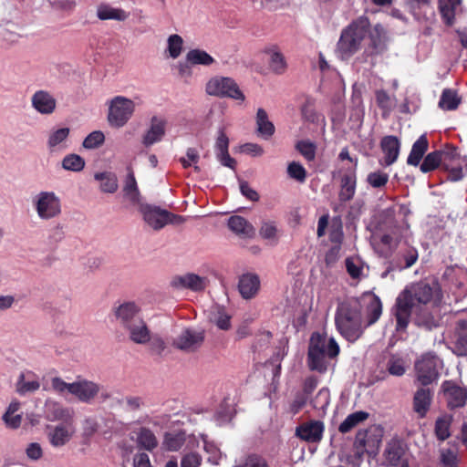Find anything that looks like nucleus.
<instances>
[{
    "label": "nucleus",
    "mask_w": 467,
    "mask_h": 467,
    "mask_svg": "<svg viewBox=\"0 0 467 467\" xmlns=\"http://www.w3.org/2000/svg\"><path fill=\"white\" fill-rule=\"evenodd\" d=\"M382 314L380 298L373 294H364L361 299L350 298L338 304L335 325L339 334L348 342H356L365 329L375 324Z\"/></svg>",
    "instance_id": "obj_1"
},
{
    "label": "nucleus",
    "mask_w": 467,
    "mask_h": 467,
    "mask_svg": "<svg viewBox=\"0 0 467 467\" xmlns=\"http://www.w3.org/2000/svg\"><path fill=\"white\" fill-rule=\"evenodd\" d=\"M441 298V290L437 281L429 283L420 280L407 286L400 293L391 309L396 320V331H407L414 306H428L433 300L440 301Z\"/></svg>",
    "instance_id": "obj_2"
},
{
    "label": "nucleus",
    "mask_w": 467,
    "mask_h": 467,
    "mask_svg": "<svg viewBox=\"0 0 467 467\" xmlns=\"http://www.w3.org/2000/svg\"><path fill=\"white\" fill-rule=\"evenodd\" d=\"M116 324L125 330L131 342L144 345L150 341V330L141 316V309L135 302L126 301L111 309Z\"/></svg>",
    "instance_id": "obj_3"
},
{
    "label": "nucleus",
    "mask_w": 467,
    "mask_h": 467,
    "mask_svg": "<svg viewBox=\"0 0 467 467\" xmlns=\"http://www.w3.org/2000/svg\"><path fill=\"white\" fill-rule=\"evenodd\" d=\"M339 346L333 337H330L327 344L324 336L318 332L313 333L310 337L307 352L309 369L319 373L326 372L327 369L326 357L334 358L339 354Z\"/></svg>",
    "instance_id": "obj_4"
},
{
    "label": "nucleus",
    "mask_w": 467,
    "mask_h": 467,
    "mask_svg": "<svg viewBox=\"0 0 467 467\" xmlns=\"http://www.w3.org/2000/svg\"><path fill=\"white\" fill-rule=\"evenodd\" d=\"M368 31L369 22L365 17L353 21L343 29L337 46L341 57H349L358 52Z\"/></svg>",
    "instance_id": "obj_5"
},
{
    "label": "nucleus",
    "mask_w": 467,
    "mask_h": 467,
    "mask_svg": "<svg viewBox=\"0 0 467 467\" xmlns=\"http://www.w3.org/2000/svg\"><path fill=\"white\" fill-rule=\"evenodd\" d=\"M135 110L133 100L123 97H114L109 106L108 121L113 128H121L130 119Z\"/></svg>",
    "instance_id": "obj_6"
},
{
    "label": "nucleus",
    "mask_w": 467,
    "mask_h": 467,
    "mask_svg": "<svg viewBox=\"0 0 467 467\" xmlns=\"http://www.w3.org/2000/svg\"><path fill=\"white\" fill-rule=\"evenodd\" d=\"M206 92L211 96L230 98L240 101H244L245 99L237 83L227 77L211 78L206 84Z\"/></svg>",
    "instance_id": "obj_7"
},
{
    "label": "nucleus",
    "mask_w": 467,
    "mask_h": 467,
    "mask_svg": "<svg viewBox=\"0 0 467 467\" xmlns=\"http://www.w3.org/2000/svg\"><path fill=\"white\" fill-rule=\"evenodd\" d=\"M440 363L439 358L430 352L421 355L415 362L416 377L422 386H428L438 379Z\"/></svg>",
    "instance_id": "obj_8"
},
{
    "label": "nucleus",
    "mask_w": 467,
    "mask_h": 467,
    "mask_svg": "<svg viewBox=\"0 0 467 467\" xmlns=\"http://www.w3.org/2000/svg\"><path fill=\"white\" fill-rule=\"evenodd\" d=\"M34 205L37 215L43 220L58 216L61 213L59 198L53 192H41L35 200Z\"/></svg>",
    "instance_id": "obj_9"
},
{
    "label": "nucleus",
    "mask_w": 467,
    "mask_h": 467,
    "mask_svg": "<svg viewBox=\"0 0 467 467\" xmlns=\"http://www.w3.org/2000/svg\"><path fill=\"white\" fill-rule=\"evenodd\" d=\"M441 391L450 410L462 408L467 400V389L461 387L453 380H444L441 384Z\"/></svg>",
    "instance_id": "obj_10"
},
{
    "label": "nucleus",
    "mask_w": 467,
    "mask_h": 467,
    "mask_svg": "<svg viewBox=\"0 0 467 467\" xmlns=\"http://www.w3.org/2000/svg\"><path fill=\"white\" fill-rule=\"evenodd\" d=\"M203 341V331L186 328L177 337L173 345L181 350L193 352L202 345Z\"/></svg>",
    "instance_id": "obj_11"
},
{
    "label": "nucleus",
    "mask_w": 467,
    "mask_h": 467,
    "mask_svg": "<svg viewBox=\"0 0 467 467\" xmlns=\"http://www.w3.org/2000/svg\"><path fill=\"white\" fill-rule=\"evenodd\" d=\"M455 154L453 151L434 150L428 153L423 159L420 169L423 173H428L435 171L439 167H448V161L454 160Z\"/></svg>",
    "instance_id": "obj_12"
},
{
    "label": "nucleus",
    "mask_w": 467,
    "mask_h": 467,
    "mask_svg": "<svg viewBox=\"0 0 467 467\" xmlns=\"http://www.w3.org/2000/svg\"><path fill=\"white\" fill-rule=\"evenodd\" d=\"M324 432V423L320 420H310L298 425L296 435L306 442H319Z\"/></svg>",
    "instance_id": "obj_13"
},
{
    "label": "nucleus",
    "mask_w": 467,
    "mask_h": 467,
    "mask_svg": "<svg viewBox=\"0 0 467 467\" xmlns=\"http://www.w3.org/2000/svg\"><path fill=\"white\" fill-rule=\"evenodd\" d=\"M72 395L77 397L78 400L84 403H91L96 396L100 392L101 387L87 379L78 380L74 382L71 386Z\"/></svg>",
    "instance_id": "obj_14"
},
{
    "label": "nucleus",
    "mask_w": 467,
    "mask_h": 467,
    "mask_svg": "<svg viewBox=\"0 0 467 467\" xmlns=\"http://www.w3.org/2000/svg\"><path fill=\"white\" fill-rule=\"evenodd\" d=\"M32 107L42 115L52 114L57 108V99L47 90H36L31 98Z\"/></svg>",
    "instance_id": "obj_15"
},
{
    "label": "nucleus",
    "mask_w": 467,
    "mask_h": 467,
    "mask_svg": "<svg viewBox=\"0 0 467 467\" xmlns=\"http://www.w3.org/2000/svg\"><path fill=\"white\" fill-rule=\"evenodd\" d=\"M140 212L144 221L154 230H160L166 225V210L148 203L140 204Z\"/></svg>",
    "instance_id": "obj_16"
},
{
    "label": "nucleus",
    "mask_w": 467,
    "mask_h": 467,
    "mask_svg": "<svg viewBox=\"0 0 467 467\" xmlns=\"http://www.w3.org/2000/svg\"><path fill=\"white\" fill-rule=\"evenodd\" d=\"M227 226L242 239H252L255 236V228L243 216L232 215L228 219Z\"/></svg>",
    "instance_id": "obj_17"
},
{
    "label": "nucleus",
    "mask_w": 467,
    "mask_h": 467,
    "mask_svg": "<svg viewBox=\"0 0 467 467\" xmlns=\"http://www.w3.org/2000/svg\"><path fill=\"white\" fill-rule=\"evenodd\" d=\"M171 285L176 288H188L195 292L202 291L207 285V279L195 274H187L175 276Z\"/></svg>",
    "instance_id": "obj_18"
},
{
    "label": "nucleus",
    "mask_w": 467,
    "mask_h": 467,
    "mask_svg": "<svg viewBox=\"0 0 467 467\" xmlns=\"http://www.w3.org/2000/svg\"><path fill=\"white\" fill-rule=\"evenodd\" d=\"M410 320L418 327L431 330L437 326L434 316L428 306H414Z\"/></svg>",
    "instance_id": "obj_19"
},
{
    "label": "nucleus",
    "mask_w": 467,
    "mask_h": 467,
    "mask_svg": "<svg viewBox=\"0 0 467 467\" xmlns=\"http://www.w3.org/2000/svg\"><path fill=\"white\" fill-rule=\"evenodd\" d=\"M260 278L257 275L247 273L239 278L238 289L243 298H254L260 289Z\"/></svg>",
    "instance_id": "obj_20"
},
{
    "label": "nucleus",
    "mask_w": 467,
    "mask_h": 467,
    "mask_svg": "<svg viewBox=\"0 0 467 467\" xmlns=\"http://www.w3.org/2000/svg\"><path fill=\"white\" fill-rule=\"evenodd\" d=\"M45 417L49 421L62 420L69 422L73 418V411L65 408L59 402L47 401L45 406Z\"/></svg>",
    "instance_id": "obj_21"
},
{
    "label": "nucleus",
    "mask_w": 467,
    "mask_h": 467,
    "mask_svg": "<svg viewBox=\"0 0 467 467\" xmlns=\"http://www.w3.org/2000/svg\"><path fill=\"white\" fill-rule=\"evenodd\" d=\"M432 392L429 389L420 388L417 389L413 397V410L418 417H426L432 401Z\"/></svg>",
    "instance_id": "obj_22"
},
{
    "label": "nucleus",
    "mask_w": 467,
    "mask_h": 467,
    "mask_svg": "<svg viewBox=\"0 0 467 467\" xmlns=\"http://www.w3.org/2000/svg\"><path fill=\"white\" fill-rule=\"evenodd\" d=\"M357 175L355 170L345 173L340 179L338 200L341 202L351 201L356 193Z\"/></svg>",
    "instance_id": "obj_23"
},
{
    "label": "nucleus",
    "mask_w": 467,
    "mask_h": 467,
    "mask_svg": "<svg viewBox=\"0 0 467 467\" xmlns=\"http://www.w3.org/2000/svg\"><path fill=\"white\" fill-rule=\"evenodd\" d=\"M380 147L385 154V164L389 166L393 164L400 154V143L396 136L388 135L382 138Z\"/></svg>",
    "instance_id": "obj_24"
},
{
    "label": "nucleus",
    "mask_w": 467,
    "mask_h": 467,
    "mask_svg": "<svg viewBox=\"0 0 467 467\" xmlns=\"http://www.w3.org/2000/svg\"><path fill=\"white\" fill-rule=\"evenodd\" d=\"M405 452V448L400 441H391L385 450V457L389 464L393 466L401 465L402 462H408L404 459Z\"/></svg>",
    "instance_id": "obj_25"
},
{
    "label": "nucleus",
    "mask_w": 467,
    "mask_h": 467,
    "mask_svg": "<svg viewBox=\"0 0 467 467\" xmlns=\"http://www.w3.org/2000/svg\"><path fill=\"white\" fill-rule=\"evenodd\" d=\"M165 133V121L156 117L151 119V125L146 134L143 136L142 143L149 147L161 140Z\"/></svg>",
    "instance_id": "obj_26"
},
{
    "label": "nucleus",
    "mask_w": 467,
    "mask_h": 467,
    "mask_svg": "<svg viewBox=\"0 0 467 467\" xmlns=\"http://www.w3.org/2000/svg\"><path fill=\"white\" fill-rule=\"evenodd\" d=\"M428 148L429 140L426 135L420 136L412 145L411 150L407 159V163L411 166H418L428 150Z\"/></svg>",
    "instance_id": "obj_27"
},
{
    "label": "nucleus",
    "mask_w": 467,
    "mask_h": 467,
    "mask_svg": "<svg viewBox=\"0 0 467 467\" xmlns=\"http://www.w3.org/2000/svg\"><path fill=\"white\" fill-rule=\"evenodd\" d=\"M256 126L258 134L265 140L271 138L275 131V125L269 120L267 112L264 109H257Z\"/></svg>",
    "instance_id": "obj_28"
},
{
    "label": "nucleus",
    "mask_w": 467,
    "mask_h": 467,
    "mask_svg": "<svg viewBox=\"0 0 467 467\" xmlns=\"http://www.w3.org/2000/svg\"><path fill=\"white\" fill-rule=\"evenodd\" d=\"M136 441L140 448L151 451L158 446V440L151 430L140 427L136 431Z\"/></svg>",
    "instance_id": "obj_29"
},
{
    "label": "nucleus",
    "mask_w": 467,
    "mask_h": 467,
    "mask_svg": "<svg viewBox=\"0 0 467 467\" xmlns=\"http://www.w3.org/2000/svg\"><path fill=\"white\" fill-rule=\"evenodd\" d=\"M453 351L457 356H467V320H459L457 323Z\"/></svg>",
    "instance_id": "obj_30"
},
{
    "label": "nucleus",
    "mask_w": 467,
    "mask_h": 467,
    "mask_svg": "<svg viewBox=\"0 0 467 467\" xmlns=\"http://www.w3.org/2000/svg\"><path fill=\"white\" fill-rule=\"evenodd\" d=\"M127 171L128 173L123 186V192L126 198H128L131 202L136 203L140 200V191L132 168L129 166L127 168Z\"/></svg>",
    "instance_id": "obj_31"
},
{
    "label": "nucleus",
    "mask_w": 467,
    "mask_h": 467,
    "mask_svg": "<svg viewBox=\"0 0 467 467\" xmlns=\"http://www.w3.org/2000/svg\"><path fill=\"white\" fill-rule=\"evenodd\" d=\"M210 320L222 330H228L231 327V316L223 306H213L210 314Z\"/></svg>",
    "instance_id": "obj_32"
},
{
    "label": "nucleus",
    "mask_w": 467,
    "mask_h": 467,
    "mask_svg": "<svg viewBox=\"0 0 467 467\" xmlns=\"http://www.w3.org/2000/svg\"><path fill=\"white\" fill-rule=\"evenodd\" d=\"M369 414L366 411L359 410L349 414L338 426L341 433H348L356 426L368 418Z\"/></svg>",
    "instance_id": "obj_33"
},
{
    "label": "nucleus",
    "mask_w": 467,
    "mask_h": 467,
    "mask_svg": "<svg viewBox=\"0 0 467 467\" xmlns=\"http://www.w3.org/2000/svg\"><path fill=\"white\" fill-rule=\"evenodd\" d=\"M266 52L270 55L269 67L271 70L277 75L284 74L287 68L284 55L277 48L269 49Z\"/></svg>",
    "instance_id": "obj_34"
},
{
    "label": "nucleus",
    "mask_w": 467,
    "mask_h": 467,
    "mask_svg": "<svg viewBox=\"0 0 467 467\" xmlns=\"http://www.w3.org/2000/svg\"><path fill=\"white\" fill-rule=\"evenodd\" d=\"M98 17L100 20L123 21L128 17L126 12L120 8H114L108 5H101L98 8Z\"/></svg>",
    "instance_id": "obj_35"
},
{
    "label": "nucleus",
    "mask_w": 467,
    "mask_h": 467,
    "mask_svg": "<svg viewBox=\"0 0 467 467\" xmlns=\"http://www.w3.org/2000/svg\"><path fill=\"white\" fill-rule=\"evenodd\" d=\"M186 60L191 65L210 66L214 63V58L202 49H192L186 55Z\"/></svg>",
    "instance_id": "obj_36"
},
{
    "label": "nucleus",
    "mask_w": 467,
    "mask_h": 467,
    "mask_svg": "<svg viewBox=\"0 0 467 467\" xmlns=\"http://www.w3.org/2000/svg\"><path fill=\"white\" fill-rule=\"evenodd\" d=\"M461 0H439V9L447 25H451Z\"/></svg>",
    "instance_id": "obj_37"
},
{
    "label": "nucleus",
    "mask_w": 467,
    "mask_h": 467,
    "mask_svg": "<svg viewBox=\"0 0 467 467\" xmlns=\"http://www.w3.org/2000/svg\"><path fill=\"white\" fill-rule=\"evenodd\" d=\"M461 103V99L457 96L456 92L446 88L442 91L439 107L445 110H454Z\"/></svg>",
    "instance_id": "obj_38"
},
{
    "label": "nucleus",
    "mask_w": 467,
    "mask_h": 467,
    "mask_svg": "<svg viewBox=\"0 0 467 467\" xmlns=\"http://www.w3.org/2000/svg\"><path fill=\"white\" fill-rule=\"evenodd\" d=\"M26 376L25 373H21L18 377L16 382V392L19 395H26L29 392H35L39 389L40 383L37 379H28L26 380Z\"/></svg>",
    "instance_id": "obj_39"
},
{
    "label": "nucleus",
    "mask_w": 467,
    "mask_h": 467,
    "mask_svg": "<svg viewBox=\"0 0 467 467\" xmlns=\"http://www.w3.org/2000/svg\"><path fill=\"white\" fill-rule=\"evenodd\" d=\"M185 443V434L183 432L166 433L163 445L166 450L171 451H179Z\"/></svg>",
    "instance_id": "obj_40"
},
{
    "label": "nucleus",
    "mask_w": 467,
    "mask_h": 467,
    "mask_svg": "<svg viewBox=\"0 0 467 467\" xmlns=\"http://www.w3.org/2000/svg\"><path fill=\"white\" fill-rule=\"evenodd\" d=\"M369 44L368 48L366 49V53L368 56H376L383 53L386 50V43L384 40V36L376 32L375 34H371L369 36Z\"/></svg>",
    "instance_id": "obj_41"
},
{
    "label": "nucleus",
    "mask_w": 467,
    "mask_h": 467,
    "mask_svg": "<svg viewBox=\"0 0 467 467\" xmlns=\"http://www.w3.org/2000/svg\"><path fill=\"white\" fill-rule=\"evenodd\" d=\"M50 443L55 447H60L65 445L71 437L68 430L62 425L55 427L53 431L49 434Z\"/></svg>",
    "instance_id": "obj_42"
},
{
    "label": "nucleus",
    "mask_w": 467,
    "mask_h": 467,
    "mask_svg": "<svg viewBox=\"0 0 467 467\" xmlns=\"http://www.w3.org/2000/svg\"><path fill=\"white\" fill-rule=\"evenodd\" d=\"M95 179L101 181V190L104 192L113 193L118 190V179L113 173H97Z\"/></svg>",
    "instance_id": "obj_43"
},
{
    "label": "nucleus",
    "mask_w": 467,
    "mask_h": 467,
    "mask_svg": "<svg viewBox=\"0 0 467 467\" xmlns=\"http://www.w3.org/2000/svg\"><path fill=\"white\" fill-rule=\"evenodd\" d=\"M287 175L299 183H303L306 180L307 172L301 163L291 161L287 165Z\"/></svg>",
    "instance_id": "obj_44"
},
{
    "label": "nucleus",
    "mask_w": 467,
    "mask_h": 467,
    "mask_svg": "<svg viewBox=\"0 0 467 467\" xmlns=\"http://www.w3.org/2000/svg\"><path fill=\"white\" fill-rule=\"evenodd\" d=\"M62 167L67 171H80L85 167V161L78 154H69L63 159Z\"/></svg>",
    "instance_id": "obj_45"
},
{
    "label": "nucleus",
    "mask_w": 467,
    "mask_h": 467,
    "mask_svg": "<svg viewBox=\"0 0 467 467\" xmlns=\"http://www.w3.org/2000/svg\"><path fill=\"white\" fill-rule=\"evenodd\" d=\"M451 420L447 417L438 418L435 422V435L438 440L445 441L451 435L450 433Z\"/></svg>",
    "instance_id": "obj_46"
},
{
    "label": "nucleus",
    "mask_w": 467,
    "mask_h": 467,
    "mask_svg": "<svg viewBox=\"0 0 467 467\" xmlns=\"http://www.w3.org/2000/svg\"><path fill=\"white\" fill-rule=\"evenodd\" d=\"M259 234L263 239L265 240H275L278 239V229L275 222L265 221L262 223L259 229Z\"/></svg>",
    "instance_id": "obj_47"
},
{
    "label": "nucleus",
    "mask_w": 467,
    "mask_h": 467,
    "mask_svg": "<svg viewBox=\"0 0 467 467\" xmlns=\"http://www.w3.org/2000/svg\"><path fill=\"white\" fill-rule=\"evenodd\" d=\"M105 141L104 133L100 130H95L89 133L83 140V147L85 149L92 150L101 146Z\"/></svg>",
    "instance_id": "obj_48"
},
{
    "label": "nucleus",
    "mask_w": 467,
    "mask_h": 467,
    "mask_svg": "<svg viewBox=\"0 0 467 467\" xmlns=\"http://www.w3.org/2000/svg\"><path fill=\"white\" fill-rule=\"evenodd\" d=\"M330 402V391L327 388L318 390L316 397L311 400L312 406L317 410H326Z\"/></svg>",
    "instance_id": "obj_49"
},
{
    "label": "nucleus",
    "mask_w": 467,
    "mask_h": 467,
    "mask_svg": "<svg viewBox=\"0 0 467 467\" xmlns=\"http://www.w3.org/2000/svg\"><path fill=\"white\" fill-rule=\"evenodd\" d=\"M296 149L307 161H312L316 158V145L309 140H299Z\"/></svg>",
    "instance_id": "obj_50"
},
{
    "label": "nucleus",
    "mask_w": 467,
    "mask_h": 467,
    "mask_svg": "<svg viewBox=\"0 0 467 467\" xmlns=\"http://www.w3.org/2000/svg\"><path fill=\"white\" fill-rule=\"evenodd\" d=\"M182 37L177 34L171 35L168 38V51L172 58H177L182 50Z\"/></svg>",
    "instance_id": "obj_51"
},
{
    "label": "nucleus",
    "mask_w": 467,
    "mask_h": 467,
    "mask_svg": "<svg viewBox=\"0 0 467 467\" xmlns=\"http://www.w3.org/2000/svg\"><path fill=\"white\" fill-rule=\"evenodd\" d=\"M368 183L373 188H382L389 182V175L381 171L368 173L367 177Z\"/></svg>",
    "instance_id": "obj_52"
},
{
    "label": "nucleus",
    "mask_w": 467,
    "mask_h": 467,
    "mask_svg": "<svg viewBox=\"0 0 467 467\" xmlns=\"http://www.w3.org/2000/svg\"><path fill=\"white\" fill-rule=\"evenodd\" d=\"M387 369L389 374L397 377L402 376L406 371L404 361L401 358L395 357L390 358L388 361Z\"/></svg>",
    "instance_id": "obj_53"
},
{
    "label": "nucleus",
    "mask_w": 467,
    "mask_h": 467,
    "mask_svg": "<svg viewBox=\"0 0 467 467\" xmlns=\"http://www.w3.org/2000/svg\"><path fill=\"white\" fill-rule=\"evenodd\" d=\"M69 135L68 128H61L50 133L48 138V146L54 148L63 142Z\"/></svg>",
    "instance_id": "obj_54"
},
{
    "label": "nucleus",
    "mask_w": 467,
    "mask_h": 467,
    "mask_svg": "<svg viewBox=\"0 0 467 467\" xmlns=\"http://www.w3.org/2000/svg\"><path fill=\"white\" fill-rule=\"evenodd\" d=\"M401 257L404 261V265H399L400 269H406L411 267L418 260L419 254L414 247H407L402 253Z\"/></svg>",
    "instance_id": "obj_55"
},
{
    "label": "nucleus",
    "mask_w": 467,
    "mask_h": 467,
    "mask_svg": "<svg viewBox=\"0 0 467 467\" xmlns=\"http://www.w3.org/2000/svg\"><path fill=\"white\" fill-rule=\"evenodd\" d=\"M453 152L455 154L454 160L451 161H448V164H447L448 167H443V170L447 171L449 172V178L451 181H459L463 176L462 168L461 167L460 164H458V165L453 164V162L455 161H459L458 154L455 151H453Z\"/></svg>",
    "instance_id": "obj_56"
},
{
    "label": "nucleus",
    "mask_w": 467,
    "mask_h": 467,
    "mask_svg": "<svg viewBox=\"0 0 467 467\" xmlns=\"http://www.w3.org/2000/svg\"><path fill=\"white\" fill-rule=\"evenodd\" d=\"M71 386H74L73 383H67L59 377H55L51 379V388L54 391L58 394H63L66 391L72 394Z\"/></svg>",
    "instance_id": "obj_57"
},
{
    "label": "nucleus",
    "mask_w": 467,
    "mask_h": 467,
    "mask_svg": "<svg viewBox=\"0 0 467 467\" xmlns=\"http://www.w3.org/2000/svg\"><path fill=\"white\" fill-rule=\"evenodd\" d=\"M346 269L348 274L353 279H358L362 275V266L356 262V259L352 257H348L345 261Z\"/></svg>",
    "instance_id": "obj_58"
},
{
    "label": "nucleus",
    "mask_w": 467,
    "mask_h": 467,
    "mask_svg": "<svg viewBox=\"0 0 467 467\" xmlns=\"http://www.w3.org/2000/svg\"><path fill=\"white\" fill-rule=\"evenodd\" d=\"M239 186L241 193L251 202H257L260 198L258 192L254 190L248 182L244 180H239Z\"/></svg>",
    "instance_id": "obj_59"
},
{
    "label": "nucleus",
    "mask_w": 467,
    "mask_h": 467,
    "mask_svg": "<svg viewBox=\"0 0 467 467\" xmlns=\"http://www.w3.org/2000/svg\"><path fill=\"white\" fill-rule=\"evenodd\" d=\"M442 467H457V456L451 449H443L441 451Z\"/></svg>",
    "instance_id": "obj_60"
},
{
    "label": "nucleus",
    "mask_w": 467,
    "mask_h": 467,
    "mask_svg": "<svg viewBox=\"0 0 467 467\" xmlns=\"http://www.w3.org/2000/svg\"><path fill=\"white\" fill-rule=\"evenodd\" d=\"M309 397L306 395V393L300 391L297 392L295 396L294 400L290 405V410L293 414H296L300 411V410L306 404Z\"/></svg>",
    "instance_id": "obj_61"
},
{
    "label": "nucleus",
    "mask_w": 467,
    "mask_h": 467,
    "mask_svg": "<svg viewBox=\"0 0 467 467\" xmlns=\"http://www.w3.org/2000/svg\"><path fill=\"white\" fill-rule=\"evenodd\" d=\"M376 102L379 108L384 110H389L391 106L390 97L384 89L377 90L375 93Z\"/></svg>",
    "instance_id": "obj_62"
},
{
    "label": "nucleus",
    "mask_w": 467,
    "mask_h": 467,
    "mask_svg": "<svg viewBox=\"0 0 467 467\" xmlns=\"http://www.w3.org/2000/svg\"><path fill=\"white\" fill-rule=\"evenodd\" d=\"M201 462V456L198 453L191 452L182 458L181 467H199Z\"/></svg>",
    "instance_id": "obj_63"
},
{
    "label": "nucleus",
    "mask_w": 467,
    "mask_h": 467,
    "mask_svg": "<svg viewBox=\"0 0 467 467\" xmlns=\"http://www.w3.org/2000/svg\"><path fill=\"white\" fill-rule=\"evenodd\" d=\"M244 467H268L266 461L258 454L247 456Z\"/></svg>",
    "instance_id": "obj_64"
}]
</instances>
